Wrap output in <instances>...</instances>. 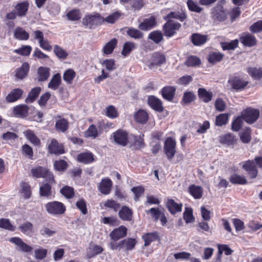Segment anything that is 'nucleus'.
Masks as SVG:
<instances>
[{
    "label": "nucleus",
    "mask_w": 262,
    "mask_h": 262,
    "mask_svg": "<svg viewBox=\"0 0 262 262\" xmlns=\"http://www.w3.org/2000/svg\"><path fill=\"white\" fill-rule=\"evenodd\" d=\"M118 17H83L82 24L86 28L92 29L102 23L114 24Z\"/></svg>",
    "instance_id": "1"
},
{
    "label": "nucleus",
    "mask_w": 262,
    "mask_h": 262,
    "mask_svg": "<svg viewBox=\"0 0 262 262\" xmlns=\"http://www.w3.org/2000/svg\"><path fill=\"white\" fill-rule=\"evenodd\" d=\"M137 243L135 238H128L118 242H110L109 247L113 250L124 249V251H129L135 248Z\"/></svg>",
    "instance_id": "2"
},
{
    "label": "nucleus",
    "mask_w": 262,
    "mask_h": 262,
    "mask_svg": "<svg viewBox=\"0 0 262 262\" xmlns=\"http://www.w3.org/2000/svg\"><path fill=\"white\" fill-rule=\"evenodd\" d=\"M177 142L174 139L171 137L166 138L163 147V151L168 160L171 161L176 154Z\"/></svg>",
    "instance_id": "3"
},
{
    "label": "nucleus",
    "mask_w": 262,
    "mask_h": 262,
    "mask_svg": "<svg viewBox=\"0 0 262 262\" xmlns=\"http://www.w3.org/2000/svg\"><path fill=\"white\" fill-rule=\"evenodd\" d=\"M45 208L48 213L53 215L62 214L66 210L65 205L62 203L56 201L47 203L45 205Z\"/></svg>",
    "instance_id": "4"
},
{
    "label": "nucleus",
    "mask_w": 262,
    "mask_h": 262,
    "mask_svg": "<svg viewBox=\"0 0 262 262\" xmlns=\"http://www.w3.org/2000/svg\"><path fill=\"white\" fill-rule=\"evenodd\" d=\"M228 83L231 86V89L236 92L243 91L249 82L242 76H233L228 80Z\"/></svg>",
    "instance_id": "5"
},
{
    "label": "nucleus",
    "mask_w": 262,
    "mask_h": 262,
    "mask_svg": "<svg viewBox=\"0 0 262 262\" xmlns=\"http://www.w3.org/2000/svg\"><path fill=\"white\" fill-rule=\"evenodd\" d=\"M241 116L247 123L252 124L258 119L259 111L257 109L248 107L242 112Z\"/></svg>",
    "instance_id": "6"
},
{
    "label": "nucleus",
    "mask_w": 262,
    "mask_h": 262,
    "mask_svg": "<svg viewBox=\"0 0 262 262\" xmlns=\"http://www.w3.org/2000/svg\"><path fill=\"white\" fill-rule=\"evenodd\" d=\"M181 27V25L180 23L168 20L163 25L162 30L165 36L171 37L176 34L177 31H179Z\"/></svg>",
    "instance_id": "7"
},
{
    "label": "nucleus",
    "mask_w": 262,
    "mask_h": 262,
    "mask_svg": "<svg viewBox=\"0 0 262 262\" xmlns=\"http://www.w3.org/2000/svg\"><path fill=\"white\" fill-rule=\"evenodd\" d=\"M166 61V56L162 52H155L151 55L148 67L152 69L155 67H160Z\"/></svg>",
    "instance_id": "8"
},
{
    "label": "nucleus",
    "mask_w": 262,
    "mask_h": 262,
    "mask_svg": "<svg viewBox=\"0 0 262 262\" xmlns=\"http://www.w3.org/2000/svg\"><path fill=\"white\" fill-rule=\"evenodd\" d=\"M115 143L121 146H125L128 142V133L122 129H119L113 133Z\"/></svg>",
    "instance_id": "9"
},
{
    "label": "nucleus",
    "mask_w": 262,
    "mask_h": 262,
    "mask_svg": "<svg viewBox=\"0 0 262 262\" xmlns=\"http://www.w3.org/2000/svg\"><path fill=\"white\" fill-rule=\"evenodd\" d=\"M48 150L50 154L58 156L65 152L63 145L59 143L57 140L54 139H53L49 144Z\"/></svg>",
    "instance_id": "10"
},
{
    "label": "nucleus",
    "mask_w": 262,
    "mask_h": 262,
    "mask_svg": "<svg viewBox=\"0 0 262 262\" xmlns=\"http://www.w3.org/2000/svg\"><path fill=\"white\" fill-rule=\"evenodd\" d=\"M127 231L126 227L123 225L114 229L109 234L112 239L111 242H117L120 239L125 237L127 235Z\"/></svg>",
    "instance_id": "11"
},
{
    "label": "nucleus",
    "mask_w": 262,
    "mask_h": 262,
    "mask_svg": "<svg viewBox=\"0 0 262 262\" xmlns=\"http://www.w3.org/2000/svg\"><path fill=\"white\" fill-rule=\"evenodd\" d=\"M239 40L245 47H252L257 44L255 36L248 32L243 33L239 37Z\"/></svg>",
    "instance_id": "12"
},
{
    "label": "nucleus",
    "mask_w": 262,
    "mask_h": 262,
    "mask_svg": "<svg viewBox=\"0 0 262 262\" xmlns=\"http://www.w3.org/2000/svg\"><path fill=\"white\" fill-rule=\"evenodd\" d=\"M138 21L140 23L138 25V28L140 30L145 31L152 29L157 25V21L156 17L145 18L144 19L142 22H140V20L139 19Z\"/></svg>",
    "instance_id": "13"
},
{
    "label": "nucleus",
    "mask_w": 262,
    "mask_h": 262,
    "mask_svg": "<svg viewBox=\"0 0 262 262\" xmlns=\"http://www.w3.org/2000/svg\"><path fill=\"white\" fill-rule=\"evenodd\" d=\"M176 91V87L171 85L164 86L160 93L162 97L168 101H171L175 95Z\"/></svg>",
    "instance_id": "14"
},
{
    "label": "nucleus",
    "mask_w": 262,
    "mask_h": 262,
    "mask_svg": "<svg viewBox=\"0 0 262 262\" xmlns=\"http://www.w3.org/2000/svg\"><path fill=\"white\" fill-rule=\"evenodd\" d=\"M148 105L155 111L161 113L164 110L162 101L155 96H150L148 98Z\"/></svg>",
    "instance_id": "15"
},
{
    "label": "nucleus",
    "mask_w": 262,
    "mask_h": 262,
    "mask_svg": "<svg viewBox=\"0 0 262 262\" xmlns=\"http://www.w3.org/2000/svg\"><path fill=\"white\" fill-rule=\"evenodd\" d=\"M166 207L169 212L172 215L177 212L182 211L183 205L181 203H178L172 199H168L166 204Z\"/></svg>",
    "instance_id": "16"
},
{
    "label": "nucleus",
    "mask_w": 262,
    "mask_h": 262,
    "mask_svg": "<svg viewBox=\"0 0 262 262\" xmlns=\"http://www.w3.org/2000/svg\"><path fill=\"white\" fill-rule=\"evenodd\" d=\"M34 33L35 38L39 41V46L45 50L51 51L52 47L47 40H44L43 33L40 30L35 31Z\"/></svg>",
    "instance_id": "17"
},
{
    "label": "nucleus",
    "mask_w": 262,
    "mask_h": 262,
    "mask_svg": "<svg viewBox=\"0 0 262 262\" xmlns=\"http://www.w3.org/2000/svg\"><path fill=\"white\" fill-rule=\"evenodd\" d=\"M77 160L78 162L84 164H89L95 161L94 155L90 151H85L78 154Z\"/></svg>",
    "instance_id": "18"
},
{
    "label": "nucleus",
    "mask_w": 262,
    "mask_h": 262,
    "mask_svg": "<svg viewBox=\"0 0 262 262\" xmlns=\"http://www.w3.org/2000/svg\"><path fill=\"white\" fill-rule=\"evenodd\" d=\"M113 183L110 178H104L98 186L99 190L103 194H108L110 193Z\"/></svg>",
    "instance_id": "19"
},
{
    "label": "nucleus",
    "mask_w": 262,
    "mask_h": 262,
    "mask_svg": "<svg viewBox=\"0 0 262 262\" xmlns=\"http://www.w3.org/2000/svg\"><path fill=\"white\" fill-rule=\"evenodd\" d=\"M133 210L127 206H123L119 211L118 215L123 221H131L133 219Z\"/></svg>",
    "instance_id": "20"
},
{
    "label": "nucleus",
    "mask_w": 262,
    "mask_h": 262,
    "mask_svg": "<svg viewBox=\"0 0 262 262\" xmlns=\"http://www.w3.org/2000/svg\"><path fill=\"white\" fill-rule=\"evenodd\" d=\"M9 241L11 243H13L17 245V246H18L20 248V250L24 252L28 253L31 252L33 249V248L32 247L29 246L28 245L24 243L23 241V240L19 237H11L9 239Z\"/></svg>",
    "instance_id": "21"
},
{
    "label": "nucleus",
    "mask_w": 262,
    "mask_h": 262,
    "mask_svg": "<svg viewBox=\"0 0 262 262\" xmlns=\"http://www.w3.org/2000/svg\"><path fill=\"white\" fill-rule=\"evenodd\" d=\"M29 107L26 104H20L13 107V114L17 118H24L28 115Z\"/></svg>",
    "instance_id": "22"
},
{
    "label": "nucleus",
    "mask_w": 262,
    "mask_h": 262,
    "mask_svg": "<svg viewBox=\"0 0 262 262\" xmlns=\"http://www.w3.org/2000/svg\"><path fill=\"white\" fill-rule=\"evenodd\" d=\"M224 54L217 51H211L207 56V61L214 65L223 60Z\"/></svg>",
    "instance_id": "23"
},
{
    "label": "nucleus",
    "mask_w": 262,
    "mask_h": 262,
    "mask_svg": "<svg viewBox=\"0 0 262 262\" xmlns=\"http://www.w3.org/2000/svg\"><path fill=\"white\" fill-rule=\"evenodd\" d=\"M23 94V91L19 88L12 90L6 97L8 103L14 102L20 99Z\"/></svg>",
    "instance_id": "24"
},
{
    "label": "nucleus",
    "mask_w": 262,
    "mask_h": 262,
    "mask_svg": "<svg viewBox=\"0 0 262 262\" xmlns=\"http://www.w3.org/2000/svg\"><path fill=\"white\" fill-rule=\"evenodd\" d=\"M235 136L231 133H228L220 137V142L223 145L227 146H233L236 143Z\"/></svg>",
    "instance_id": "25"
},
{
    "label": "nucleus",
    "mask_w": 262,
    "mask_h": 262,
    "mask_svg": "<svg viewBox=\"0 0 262 262\" xmlns=\"http://www.w3.org/2000/svg\"><path fill=\"white\" fill-rule=\"evenodd\" d=\"M50 69L48 67H40L37 70L38 79L39 82L47 81L50 75Z\"/></svg>",
    "instance_id": "26"
},
{
    "label": "nucleus",
    "mask_w": 262,
    "mask_h": 262,
    "mask_svg": "<svg viewBox=\"0 0 262 262\" xmlns=\"http://www.w3.org/2000/svg\"><path fill=\"white\" fill-rule=\"evenodd\" d=\"M246 72L254 80L262 79V68L249 67L247 68Z\"/></svg>",
    "instance_id": "27"
},
{
    "label": "nucleus",
    "mask_w": 262,
    "mask_h": 262,
    "mask_svg": "<svg viewBox=\"0 0 262 262\" xmlns=\"http://www.w3.org/2000/svg\"><path fill=\"white\" fill-rule=\"evenodd\" d=\"M134 119L137 122L144 124L148 120V115L145 111L140 109L135 114Z\"/></svg>",
    "instance_id": "28"
},
{
    "label": "nucleus",
    "mask_w": 262,
    "mask_h": 262,
    "mask_svg": "<svg viewBox=\"0 0 262 262\" xmlns=\"http://www.w3.org/2000/svg\"><path fill=\"white\" fill-rule=\"evenodd\" d=\"M159 238V233L157 231L146 233L142 235V238L144 242V246H148L151 242L158 240Z\"/></svg>",
    "instance_id": "29"
},
{
    "label": "nucleus",
    "mask_w": 262,
    "mask_h": 262,
    "mask_svg": "<svg viewBox=\"0 0 262 262\" xmlns=\"http://www.w3.org/2000/svg\"><path fill=\"white\" fill-rule=\"evenodd\" d=\"M188 192L195 199H200L202 196L203 189L200 186L192 184L189 186Z\"/></svg>",
    "instance_id": "30"
},
{
    "label": "nucleus",
    "mask_w": 262,
    "mask_h": 262,
    "mask_svg": "<svg viewBox=\"0 0 262 262\" xmlns=\"http://www.w3.org/2000/svg\"><path fill=\"white\" fill-rule=\"evenodd\" d=\"M191 40L194 46H201L207 41V36L198 33H194L191 36Z\"/></svg>",
    "instance_id": "31"
},
{
    "label": "nucleus",
    "mask_w": 262,
    "mask_h": 262,
    "mask_svg": "<svg viewBox=\"0 0 262 262\" xmlns=\"http://www.w3.org/2000/svg\"><path fill=\"white\" fill-rule=\"evenodd\" d=\"M198 93L199 98L205 103L209 102L212 98V92L207 91L205 88H199Z\"/></svg>",
    "instance_id": "32"
},
{
    "label": "nucleus",
    "mask_w": 262,
    "mask_h": 262,
    "mask_svg": "<svg viewBox=\"0 0 262 262\" xmlns=\"http://www.w3.org/2000/svg\"><path fill=\"white\" fill-rule=\"evenodd\" d=\"M252 130L250 127H245L243 130L239 133L241 141L244 144L249 143L251 140Z\"/></svg>",
    "instance_id": "33"
},
{
    "label": "nucleus",
    "mask_w": 262,
    "mask_h": 262,
    "mask_svg": "<svg viewBox=\"0 0 262 262\" xmlns=\"http://www.w3.org/2000/svg\"><path fill=\"white\" fill-rule=\"evenodd\" d=\"M29 5V3L27 1L18 3L15 7V10L17 15L18 16L26 15L28 10Z\"/></svg>",
    "instance_id": "34"
},
{
    "label": "nucleus",
    "mask_w": 262,
    "mask_h": 262,
    "mask_svg": "<svg viewBox=\"0 0 262 262\" xmlns=\"http://www.w3.org/2000/svg\"><path fill=\"white\" fill-rule=\"evenodd\" d=\"M41 91V88L39 86L33 88L29 93L25 102L27 103H33L38 97Z\"/></svg>",
    "instance_id": "35"
},
{
    "label": "nucleus",
    "mask_w": 262,
    "mask_h": 262,
    "mask_svg": "<svg viewBox=\"0 0 262 262\" xmlns=\"http://www.w3.org/2000/svg\"><path fill=\"white\" fill-rule=\"evenodd\" d=\"M61 82V75L59 73L54 74L48 84L49 88L53 90L58 89Z\"/></svg>",
    "instance_id": "36"
},
{
    "label": "nucleus",
    "mask_w": 262,
    "mask_h": 262,
    "mask_svg": "<svg viewBox=\"0 0 262 262\" xmlns=\"http://www.w3.org/2000/svg\"><path fill=\"white\" fill-rule=\"evenodd\" d=\"M29 68V64L27 62L24 63L19 68L16 69L15 76L17 78L23 79L27 76Z\"/></svg>",
    "instance_id": "37"
},
{
    "label": "nucleus",
    "mask_w": 262,
    "mask_h": 262,
    "mask_svg": "<svg viewBox=\"0 0 262 262\" xmlns=\"http://www.w3.org/2000/svg\"><path fill=\"white\" fill-rule=\"evenodd\" d=\"M24 134L27 140L34 145L38 146L40 144V139L35 135L32 130L28 129L26 132H24Z\"/></svg>",
    "instance_id": "38"
},
{
    "label": "nucleus",
    "mask_w": 262,
    "mask_h": 262,
    "mask_svg": "<svg viewBox=\"0 0 262 262\" xmlns=\"http://www.w3.org/2000/svg\"><path fill=\"white\" fill-rule=\"evenodd\" d=\"M196 98L194 92L191 91H185L181 101L182 105L189 104L194 101Z\"/></svg>",
    "instance_id": "39"
},
{
    "label": "nucleus",
    "mask_w": 262,
    "mask_h": 262,
    "mask_svg": "<svg viewBox=\"0 0 262 262\" xmlns=\"http://www.w3.org/2000/svg\"><path fill=\"white\" fill-rule=\"evenodd\" d=\"M148 38L153 41L156 44H159L163 40V34L160 30H155L151 32L148 36Z\"/></svg>",
    "instance_id": "40"
},
{
    "label": "nucleus",
    "mask_w": 262,
    "mask_h": 262,
    "mask_svg": "<svg viewBox=\"0 0 262 262\" xmlns=\"http://www.w3.org/2000/svg\"><path fill=\"white\" fill-rule=\"evenodd\" d=\"M201 64V59L194 55L189 56L184 62V64L188 67H195Z\"/></svg>",
    "instance_id": "41"
},
{
    "label": "nucleus",
    "mask_w": 262,
    "mask_h": 262,
    "mask_svg": "<svg viewBox=\"0 0 262 262\" xmlns=\"http://www.w3.org/2000/svg\"><path fill=\"white\" fill-rule=\"evenodd\" d=\"M14 37L20 40H26L29 37V34L20 27H17L14 32Z\"/></svg>",
    "instance_id": "42"
},
{
    "label": "nucleus",
    "mask_w": 262,
    "mask_h": 262,
    "mask_svg": "<svg viewBox=\"0 0 262 262\" xmlns=\"http://www.w3.org/2000/svg\"><path fill=\"white\" fill-rule=\"evenodd\" d=\"M69 126V122L64 118H61L57 120L55 123V128L56 130L62 133L66 132L68 130Z\"/></svg>",
    "instance_id": "43"
},
{
    "label": "nucleus",
    "mask_w": 262,
    "mask_h": 262,
    "mask_svg": "<svg viewBox=\"0 0 262 262\" xmlns=\"http://www.w3.org/2000/svg\"><path fill=\"white\" fill-rule=\"evenodd\" d=\"M39 194L41 196L49 198L52 194L51 185L48 183H43L39 188Z\"/></svg>",
    "instance_id": "44"
},
{
    "label": "nucleus",
    "mask_w": 262,
    "mask_h": 262,
    "mask_svg": "<svg viewBox=\"0 0 262 262\" xmlns=\"http://www.w3.org/2000/svg\"><path fill=\"white\" fill-rule=\"evenodd\" d=\"M117 42L118 41L116 38H114L112 39L104 46L103 48V53L107 55L111 54L115 48Z\"/></svg>",
    "instance_id": "45"
},
{
    "label": "nucleus",
    "mask_w": 262,
    "mask_h": 262,
    "mask_svg": "<svg viewBox=\"0 0 262 262\" xmlns=\"http://www.w3.org/2000/svg\"><path fill=\"white\" fill-rule=\"evenodd\" d=\"M229 181L233 184L245 185L247 183V180L245 177L236 173L231 175Z\"/></svg>",
    "instance_id": "46"
},
{
    "label": "nucleus",
    "mask_w": 262,
    "mask_h": 262,
    "mask_svg": "<svg viewBox=\"0 0 262 262\" xmlns=\"http://www.w3.org/2000/svg\"><path fill=\"white\" fill-rule=\"evenodd\" d=\"M103 251V248L97 245H93L90 248L89 251L87 253V257L91 258L96 255L101 253Z\"/></svg>",
    "instance_id": "47"
},
{
    "label": "nucleus",
    "mask_w": 262,
    "mask_h": 262,
    "mask_svg": "<svg viewBox=\"0 0 262 262\" xmlns=\"http://www.w3.org/2000/svg\"><path fill=\"white\" fill-rule=\"evenodd\" d=\"M126 34L130 37L135 39H142L144 36V34L142 32L137 29L132 27L128 28L127 29V30L126 31Z\"/></svg>",
    "instance_id": "48"
},
{
    "label": "nucleus",
    "mask_w": 262,
    "mask_h": 262,
    "mask_svg": "<svg viewBox=\"0 0 262 262\" xmlns=\"http://www.w3.org/2000/svg\"><path fill=\"white\" fill-rule=\"evenodd\" d=\"M243 120L242 116H238L235 118L231 123V129L235 132L239 131L243 124Z\"/></svg>",
    "instance_id": "49"
},
{
    "label": "nucleus",
    "mask_w": 262,
    "mask_h": 262,
    "mask_svg": "<svg viewBox=\"0 0 262 262\" xmlns=\"http://www.w3.org/2000/svg\"><path fill=\"white\" fill-rule=\"evenodd\" d=\"M18 229L24 234L29 235L33 232V226L31 222H26L20 225Z\"/></svg>",
    "instance_id": "50"
},
{
    "label": "nucleus",
    "mask_w": 262,
    "mask_h": 262,
    "mask_svg": "<svg viewBox=\"0 0 262 262\" xmlns=\"http://www.w3.org/2000/svg\"><path fill=\"white\" fill-rule=\"evenodd\" d=\"M47 168L42 166H37L35 168H33L31 170V174L33 177L39 178H43L45 177V174L47 172Z\"/></svg>",
    "instance_id": "51"
},
{
    "label": "nucleus",
    "mask_w": 262,
    "mask_h": 262,
    "mask_svg": "<svg viewBox=\"0 0 262 262\" xmlns=\"http://www.w3.org/2000/svg\"><path fill=\"white\" fill-rule=\"evenodd\" d=\"M183 218L187 224L194 222L195 219L193 215V209L191 207H185Z\"/></svg>",
    "instance_id": "52"
},
{
    "label": "nucleus",
    "mask_w": 262,
    "mask_h": 262,
    "mask_svg": "<svg viewBox=\"0 0 262 262\" xmlns=\"http://www.w3.org/2000/svg\"><path fill=\"white\" fill-rule=\"evenodd\" d=\"M238 44V40L236 39L230 42H222L221 46L224 51L233 50L237 47Z\"/></svg>",
    "instance_id": "53"
},
{
    "label": "nucleus",
    "mask_w": 262,
    "mask_h": 262,
    "mask_svg": "<svg viewBox=\"0 0 262 262\" xmlns=\"http://www.w3.org/2000/svg\"><path fill=\"white\" fill-rule=\"evenodd\" d=\"M53 52L60 59H65L68 56V53L66 51L57 45L54 46Z\"/></svg>",
    "instance_id": "54"
},
{
    "label": "nucleus",
    "mask_w": 262,
    "mask_h": 262,
    "mask_svg": "<svg viewBox=\"0 0 262 262\" xmlns=\"http://www.w3.org/2000/svg\"><path fill=\"white\" fill-rule=\"evenodd\" d=\"M76 76L75 72L72 69L65 71L63 75V79L67 83L71 84Z\"/></svg>",
    "instance_id": "55"
},
{
    "label": "nucleus",
    "mask_w": 262,
    "mask_h": 262,
    "mask_svg": "<svg viewBox=\"0 0 262 262\" xmlns=\"http://www.w3.org/2000/svg\"><path fill=\"white\" fill-rule=\"evenodd\" d=\"M144 135L139 136H134V145L136 149L140 150L143 148L145 144L144 141Z\"/></svg>",
    "instance_id": "56"
},
{
    "label": "nucleus",
    "mask_w": 262,
    "mask_h": 262,
    "mask_svg": "<svg viewBox=\"0 0 262 262\" xmlns=\"http://www.w3.org/2000/svg\"><path fill=\"white\" fill-rule=\"evenodd\" d=\"M60 192L67 199L72 198L75 194L74 188L68 185L63 186Z\"/></svg>",
    "instance_id": "57"
},
{
    "label": "nucleus",
    "mask_w": 262,
    "mask_h": 262,
    "mask_svg": "<svg viewBox=\"0 0 262 262\" xmlns=\"http://www.w3.org/2000/svg\"><path fill=\"white\" fill-rule=\"evenodd\" d=\"M54 167L57 171H64L68 167V164L64 160H56L54 163Z\"/></svg>",
    "instance_id": "58"
},
{
    "label": "nucleus",
    "mask_w": 262,
    "mask_h": 262,
    "mask_svg": "<svg viewBox=\"0 0 262 262\" xmlns=\"http://www.w3.org/2000/svg\"><path fill=\"white\" fill-rule=\"evenodd\" d=\"M135 48V46L134 42L127 41L123 45L121 54L124 57H126Z\"/></svg>",
    "instance_id": "59"
},
{
    "label": "nucleus",
    "mask_w": 262,
    "mask_h": 262,
    "mask_svg": "<svg viewBox=\"0 0 262 262\" xmlns=\"http://www.w3.org/2000/svg\"><path fill=\"white\" fill-rule=\"evenodd\" d=\"M228 120V115L227 114H221L217 116L215 118V125L222 126L225 125Z\"/></svg>",
    "instance_id": "60"
},
{
    "label": "nucleus",
    "mask_w": 262,
    "mask_h": 262,
    "mask_svg": "<svg viewBox=\"0 0 262 262\" xmlns=\"http://www.w3.org/2000/svg\"><path fill=\"white\" fill-rule=\"evenodd\" d=\"M32 49V47L30 46H23L21 48L15 49L14 52L22 56H29L31 53Z\"/></svg>",
    "instance_id": "61"
},
{
    "label": "nucleus",
    "mask_w": 262,
    "mask_h": 262,
    "mask_svg": "<svg viewBox=\"0 0 262 262\" xmlns=\"http://www.w3.org/2000/svg\"><path fill=\"white\" fill-rule=\"evenodd\" d=\"M131 190L135 195L134 200L137 202L139 201L140 196L144 193L145 189L143 187L138 186L133 187Z\"/></svg>",
    "instance_id": "62"
},
{
    "label": "nucleus",
    "mask_w": 262,
    "mask_h": 262,
    "mask_svg": "<svg viewBox=\"0 0 262 262\" xmlns=\"http://www.w3.org/2000/svg\"><path fill=\"white\" fill-rule=\"evenodd\" d=\"M196 229L200 232H211L209 224L205 221L199 222L196 226Z\"/></svg>",
    "instance_id": "63"
},
{
    "label": "nucleus",
    "mask_w": 262,
    "mask_h": 262,
    "mask_svg": "<svg viewBox=\"0 0 262 262\" xmlns=\"http://www.w3.org/2000/svg\"><path fill=\"white\" fill-rule=\"evenodd\" d=\"M252 33H258L262 31V20H258L253 23L249 28Z\"/></svg>",
    "instance_id": "64"
}]
</instances>
